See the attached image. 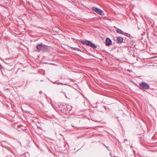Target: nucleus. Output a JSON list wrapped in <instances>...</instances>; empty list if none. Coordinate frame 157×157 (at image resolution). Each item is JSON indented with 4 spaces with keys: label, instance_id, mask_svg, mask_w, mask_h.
<instances>
[{
    "label": "nucleus",
    "instance_id": "1",
    "mask_svg": "<svg viewBox=\"0 0 157 157\" xmlns=\"http://www.w3.org/2000/svg\"><path fill=\"white\" fill-rule=\"evenodd\" d=\"M36 48L38 52L41 51H44L48 49V46L41 44L37 45Z\"/></svg>",
    "mask_w": 157,
    "mask_h": 157
},
{
    "label": "nucleus",
    "instance_id": "2",
    "mask_svg": "<svg viewBox=\"0 0 157 157\" xmlns=\"http://www.w3.org/2000/svg\"><path fill=\"white\" fill-rule=\"evenodd\" d=\"M139 87L141 89L147 90L149 89L150 86L148 84L144 82H142L140 83Z\"/></svg>",
    "mask_w": 157,
    "mask_h": 157
},
{
    "label": "nucleus",
    "instance_id": "3",
    "mask_svg": "<svg viewBox=\"0 0 157 157\" xmlns=\"http://www.w3.org/2000/svg\"><path fill=\"white\" fill-rule=\"evenodd\" d=\"M92 9L94 11L101 16H103L104 15L103 11L102 10L98 8L93 7H92Z\"/></svg>",
    "mask_w": 157,
    "mask_h": 157
},
{
    "label": "nucleus",
    "instance_id": "4",
    "mask_svg": "<svg viewBox=\"0 0 157 157\" xmlns=\"http://www.w3.org/2000/svg\"><path fill=\"white\" fill-rule=\"evenodd\" d=\"M68 107H69L70 108H69V109H68V108H67V106L65 105L63 107V109H61V111H62L63 112H65L66 113H67L68 112H69L71 109V106H70L69 105H68Z\"/></svg>",
    "mask_w": 157,
    "mask_h": 157
},
{
    "label": "nucleus",
    "instance_id": "5",
    "mask_svg": "<svg viewBox=\"0 0 157 157\" xmlns=\"http://www.w3.org/2000/svg\"><path fill=\"white\" fill-rule=\"evenodd\" d=\"M105 43L106 45L107 46H109L112 44V41L109 38H107L106 39Z\"/></svg>",
    "mask_w": 157,
    "mask_h": 157
},
{
    "label": "nucleus",
    "instance_id": "6",
    "mask_svg": "<svg viewBox=\"0 0 157 157\" xmlns=\"http://www.w3.org/2000/svg\"><path fill=\"white\" fill-rule=\"evenodd\" d=\"M123 38L121 36H118L117 38V41L118 44L121 43L123 42Z\"/></svg>",
    "mask_w": 157,
    "mask_h": 157
},
{
    "label": "nucleus",
    "instance_id": "7",
    "mask_svg": "<svg viewBox=\"0 0 157 157\" xmlns=\"http://www.w3.org/2000/svg\"><path fill=\"white\" fill-rule=\"evenodd\" d=\"M90 41L87 40H82L81 41V42L83 44H85L88 46L89 45V43Z\"/></svg>",
    "mask_w": 157,
    "mask_h": 157
},
{
    "label": "nucleus",
    "instance_id": "8",
    "mask_svg": "<svg viewBox=\"0 0 157 157\" xmlns=\"http://www.w3.org/2000/svg\"><path fill=\"white\" fill-rule=\"evenodd\" d=\"M89 45H88V46L91 47L92 48H97V46L95 45L94 44L92 43L91 41H90Z\"/></svg>",
    "mask_w": 157,
    "mask_h": 157
},
{
    "label": "nucleus",
    "instance_id": "9",
    "mask_svg": "<svg viewBox=\"0 0 157 157\" xmlns=\"http://www.w3.org/2000/svg\"><path fill=\"white\" fill-rule=\"evenodd\" d=\"M117 32L118 33H121L122 34H123L124 32L120 29H117Z\"/></svg>",
    "mask_w": 157,
    "mask_h": 157
},
{
    "label": "nucleus",
    "instance_id": "10",
    "mask_svg": "<svg viewBox=\"0 0 157 157\" xmlns=\"http://www.w3.org/2000/svg\"><path fill=\"white\" fill-rule=\"evenodd\" d=\"M72 48L74 50H77L78 51H81L78 48Z\"/></svg>",
    "mask_w": 157,
    "mask_h": 157
},
{
    "label": "nucleus",
    "instance_id": "11",
    "mask_svg": "<svg viewBox=\"0 0 157 157\" xmlns=\"http://www.w3.org/2000/svg\"><path fill=\"white\" fill-rule=\"evenodd\" d=\"M25 112L27 113H29V114H31V113L29 111H25Z\"/></svg>",
    "mask_w": 157,
    "mask_h": 157
},
{
    "label": "nucleus",
    "instance_id": "12",
    "mask_svg": "<svg viewBox=\"0 0 157 157\" xmlns=\"http://www.w3.org/2000/svg\"><path fill=\"white\" fill-rule=\"evenodd\" d=\"M104 145H105V146L106 147V148H107V149L108 150H109V147L106 146H105V145H104Z\"/></svg>",
    "mask_w": 157,
    "mask_h": 157
},
{
    "label": "nucleus",
    "instance_id": "13",
    "mask_svg": "<svg viewBox=\"0 0 157 157\" xmlns=\"http://www.w3.org/2000/svg\"><path fill=\"white\" fill-rule=\"evenodd\" d=\"M58 84H59V85L62 84V85H63V84L62 83H60V82H58Z\"/></svg>",
    "mask_w": 157,
    "mask_h": 157
},
{
    "label": "nucleus",
    "instance_id": "14",
    "mask_svg": "<svg viewBox=\"0 0 157 157\" xmlns=\"http://www.w3.org/2000/svg\"><path fill=\"white\" fill-rule=\"evenodd\" d=\"M2 68V67H1V64H0V69H1Z\"/></svg>",
    "mask_w": 157,
    "mask_h": 157
},
{
    "label": "nucleus",
    "instance_id": "15",
    "mask_svg": "<svg viewBox=\"0 0 157 157\" xmlns=\"http://www.w3.org/2000/svg\"><path fill=\"white\" fill-rule=\"evenodd\" d=\"M124 141H126L127 140V139H125L124 140Z\"/></svg>",
    "mask_w": 157,
    "mask_h": 157
},
{
    "label": "nucleus",
    "instance_id": "16",
    "mask_svg": "<svg viewBox=\"0 0 157 157\" xmlns=\"http://www.w3.org/2000/svg\"><path fill=\"white\" fill-rule=\"evenodd\" d=\"M127 36H128V35H130V34H128V33L127 34Z\"/></svg>",
    "mask_w": 157,
    "mask_h": 157
},
{
    "label": "nucleus",
    "instance_id": "17",
    "mask_svg": "<svg viewBox=\"0 0 157 157\" xmlns=\"http://www.w3.org/2000/svg\"><path fill=\"white\" fill-rule=\"evenodd\" d=\"M53 83H56V82H53Z\"/></svg>",
    "mask_w": 157,
    "mask_h": 157
}]
</instances>
